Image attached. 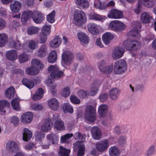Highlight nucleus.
<instances>
[{
    "label": "nucleus",
    "mask_w": 156,
    "mask_h": 156,
    "mask_svg": "<svg viewBox=\"0 0 156 156\" xmlns=\"http://www.w3.org/2000/svg\"><path fill=\"white\" fill-rule=\"evenodd\" d=\"M74 137L75 139H78L80 140L76 142L74 144V148L75 149H78V156H83L84 154V150L85 147L83 143L85 140V138L83 135L79 133H77L74 135Z\"/></svg>",
    "instance_id": "1"
},
{
    "label": "nucleus",
    "mask_w": 156,
    "mask_h": 156,
    "mask_svg": "<svg viewBox=\"0 0 156 156\" xmlns=\"http://www.w3.org/2000/svg\"><path fill=\"white\" fill-rule=\"evenodd\" d=\"M87 21L85 14L83 11L76 10L73 14V22L78 26H81Z\"/></svg>",
    "instance_id": "2"
},
{
    "label": "nucleus",
    "mask_w": 156,
    "mask_h": 156,
    "mask_svg": "<svg viewBox=\"0 0 156 156\" xmlns=\"http://www.w3.org/2000/svg\"><path fill=\"white\" fill-rule=\"evenodd\" d=\"M74 56L73 54L70 51L64 52L62 56V65L63 67L67 69L69 68V66L73 62Z\"/></svg>",
    "instance_id": "3"
},
{
    "label": "nucleus",
    "mask_w": 156,
    "mask_h": 156,
    "mask_svg": "<svg viewBox=\"0 0 156 156\" xmlns=\"http://www.w3.org/2000/svg\"><path fill=\"white\" fill-rule=\"evenodd\" d=\"M108 28L116 32H120L125 30L126 28V24L118 20L111 21L108 25Z\"/></svg>",
    "instance_id": "4"
},
{
    "label": "nucleus",
    "mask_w": 156,
    "mask_h": 156,
    "mask_svg": "<svg viewBox=\"0 0 156 156\" xmlns=\"http://www.w3.org/2000/svg\"><path fill=\"white\" fill-rule=\"evenodd\" d=\"M127 69V65L126 61L121 59L116 61L114 64L113 71L115 74H119L126 71Z\"/></svg>",
    "instance_id": "5"
},
{
    "label": "nucleus",
    "mask_w": 156,
    "mask_h": 156,
    "mask_svg": "<svg viewBox=\"0 0 156 156\" xmlns=\"http://www.w3.org/2000/svg\"><path fill=\"white\" fill-rule=\"evenodd\" d=\"M124 48L129 50H132L135 49H138L140 46V43L136 41H131L128 39L124 41L122 44Z\"/></svg>",
    "instance_id": "6"
},
{
    "label": "nucleus",
    "mask_w": 156,
    "mask_h": 156,
    "mask_svg": "<svg viewBox=\"0 0 156 156\" xmlns=\"http://www.w3.org/2000/svg\"><path fill=\"white\" fill-rule=\"evenodd\" d=\"M54 116V114L50 112L49 114V118L48 119H45L41 124L39 128L43 132H46L50 130L52 126V116Z\"/></svg>",
    "instance_id": "7"
},
{
    "label": "nucleus",
    "mask_w": 156,
    "mask_h": 156,
    "mask_svg": "<svg viewBox=\"0 0 156 156\" xmlns=\"http://www.w3.org/2000/svg\"><path fill=\"white\" fill-rule=\"evenodd\" d=\"M95 110L91 106H87L85 112V118L86 119L90 122H93L96 119L95 115Z\"/></svg>",
    "instance_id": "8"
},
{
    "label": "nucleus",
    "mask_w": 156,
    "mask_h": 156,
    "mask_svg": "<svg viewBox=\"0 0 156 156\" xmlns=\"http://www.w3.org/2000/svg\"><path fill=\"white\" fill-rule=\"evenodd\" d=\"M58 69L57 67L53 65H51L49 67L48 70L51 73L50 75L52 78L58 79L63 75V72L59 70Z\"/></svg>",
    "instance_id": "9"
},
{
    "label": "nucleus",
    "mask_w": 156,
    "mask_h": 156,
    "mask_svg": "<svg viewBox=\"0 0 156 156\" xmlns=\"http://www.w3.org/2000/svg\"><path fill=\"white\" fill-rule=\"evenodd\" d=\"M107 16L112 19H120L123 18L122 12L117 9H112L108 12Z\"/></svg>",
    "instance_id": "10"
},
{
    "label": "nucleus",
    "mask_w": 156,
    "mask_h": 156,
    "mask_svg": "<svg viewBox=\"0 0 156 156\" xmlns=\"http://www.w3.org/2000/svg\"><path fill=\"white\" fill-rule=\"evenodd\" d=\"M122 45L121 46L115 48L113 51L112 56V58L114 59H117L121 58L123 55L125 50Z\"/></svg>",
    "instance_id": "11"
},
{
    "label": "nucleus",
    "mask_w": 156,
    "mask_h": 156,
    "mask_svg": "<svg viewBox=\"0 0 156 156\" xmlns=\"http://www.w3.org/2000/svg\"><path fill=\"white\" fill-rule=\"evenodd\" d=\"M106 63L105 61H102L98 66L99 69L102 72L105 73H111L113 70L112 65L108 66H106Z\"/></svg>",
    "instance_id": "12"
},
{
    "label": "nucleus",
    "mask_w": 156,
    "mask_h": 156,
    "mask_svg": "<svg viewBox=\"0 0 156 156\" xmlns=\"http://www.w3.org/2000/svg\"><path fill=\"white\" fill-rule=\"evenodd\" d=\"M6 148L10 151L14 152L18 151L20 149V147L18 143L11 141L7 143Z\"/></svg>",
    "instance_id": "13"
},
{
    "label": "nucleus",
    "mask_w": 156,
    "mask_h": 156,
    "mask_svg": "<svg viewBox=\"0 0 156 156\" xmlns=\"http://www.w3.org/2000/svg\"><path fill=\"white\" fill-rule=\"evenodd\" d=\"M96 147L99 151L102 152L106 150L109 147V143L107 140L100 141L95 144Z\"/></svg>",
    "instance_id": "14"
},
{
    "label": "nucleus",
    "mask_w": 156,
    "mask_h": 156,
    "mask_svg": "<svg viewBox=\"0 0 156 156\" xmlns=\"http://www.w3.org/2000/svg\"><path fill=\"white\" fill-rule=\"evenodd\" d=\"M31 66L32 68L36 70L35 73H38L40 70H42L44 67V65L42 62L37 59L32 60L31 62Z\"/></svg>",
    "instance_id": "15"
},
{
    "label": "nucleus",
    "mask_w": 156,
    "mask_h": 156,
    "mask_svg": "<svg viewBox=\"0 0 156 156\" xmlns=\"http://www.w3.org/2000/svg\"><path fill=\"white\" fill-rule=\"evenodd\" d=\"M52 120L55 121L54 126L58 130H62L65 129L64 122L58 118V116L54 115V116L52 117Z\"/></svg>",
    "instance_id": "16"
},
{
    "label": "nucleus",
    "mask_w": 156,
    "mask_h": 156,
    "mask_svg": "<svg viewBox=\"0 0 156 156\" xmlns=\"http://www.w3.org/2000/svg\"><path fill=\"white\" fill-rule=\"evenodd\" d=\"M87 29L91 34L96 35L99 32L100 26L94 23H90L87 26Z\"/></svg>",
    "instance_id": "17"
},
{
    "label": "nucleus",
    "mask_w": 156,
    "mask_h": 156,
    "mask_svg": "<svg viewBox=\"0 0 156 156\" xmlns=\"http://www.w3.org/2000/svg\"><path fill=\"white\" fill-rule=\"evenodd\" d=\"M33 113L30 112L24 113L21 116V121L23 123H27L30 122L32 120Z\"/></svg>",
    "instance_id": "18"
},
{
    "label": "nucleus",
    "mask_w": 156,
    "mask_h": 156,
    "mask_svg": "<svg viewBox=\"0 0 156 156\" xmlns=\"http://www.w3.org/2000/svg\"><path fill=\"white\" fill-rule=\"evenodd\" d=\"M48 105L51 109L55 111L57 110L59 107V103L55 98H52L48 100Z\"/></svg>",
    "instance_id": "19"
},
{
    "label": "nucleus",
    "mask_w": 156,
    "mask_h": 156,
    "mask_svg": "<svg viewBox=\"0 0 156 156\" xmlns=\"http://www.w3.org/2000/svg\"><path fill=\"white\" fill-rule=\"evenodd\" d=\"M114 35L109 32H107L103 34L102 36V40L106 45L108 44L110 41L114 38Z\"/></svg>",
    "instance_id": "20"
},
{
    "label": "nucleus",
    "mask_w": 156,
    "mask_h": 156,
    "mask_svg": "<svg viewBox=\"0 0 156 156\" xmlns=\"http://www.w3.org/2000/svg\"><path fill=\"white\" fill-rule=\"evenodd\" d=\"M61 43V38L58 36H56L49 42V44L50 47L53 48H55L59 47Z\"/></svg>",
    "instance_id": "21"
},
{
    "label": "nucleus",
    "mask_w": 156,
    "mask_h": 156,
    "mask_svg": "<svg viewBox=\"0 0 156 156\" xmlns=\"http://www.w3.org/2000/svg\"><path fill=\"white\" fill-rule=\"evenodd\" d=\"M32 15L33 19L34 22L36 23H40L43 20V16L42 14L38 11L33 13Z\"/></svg>",
    "instance_id": "22"
},
{
    "label": "nucleus",
    "mask_w": 156,
    "mask_h": 156,
    "mask_svg": "<svg viewBox=\"0 0 156 156\" xmlns=\"http://www.w3.org/2000/svg\"><path fill=\"white\" fill-rule=\"evenodd\" d=\"M89 17L90 19L100 21L102 22L107 18L105 16H101L94 12H92L89 14Z\"/></svg>",
    "instance_id": "23"
},
{
    "label": "nucleus",
    "mask_w": 156,
    "mask_h": 156,
    "mask_svg": "<svg viewBox=\"0 0 156 156\" xmlns=\"http://www.w3.org/2000/svg\"><path fill=\"white\" fill-rule=\"evenodd\" d=\"M140 20L142 23H146L151 22V20H153V18L147 12H145L141 14Z\"/></svg>",
    "instance_id": "24"
},
{
    "label": "nucleus",
    "mask_w": 156,
    "mask_h": 156,
    "mask_svg": "<svg viewBox=\"0 0 156 156\" xmlns=\"http://www.w3.org/2000/svg\"><path fill=\"white\" fill-rule=\"evenodd\" d=\"M77 36L78 39L81 43L85 44L89 43V38L84 33L82 32H79L77 34Z\"/></svg>",
    "instance_id": "25"
},
{
    "label": "nucleus",
    "mask_w": 156,
    "mask_h": 156,
    "mask_svg": "<svg viewBox=\"0 0 156 156\" xmlns=\"http://www.w3.org/2000/svg\"><path fill=\"white\" fill-rule=\"evenodd\" d=\"M32 136V133L30 130L26 128L23 129V140L28 141L30 140Z\"/></svg>",
    "instance_id": "26"
},
{
    "label": "nucleus",
    "mask_w": 156,
    "mask_h": 156,
    "mask_svg": "<svg viewBox=\"0 0 156 156\" xmlns=\"http://www.w3.org/2000/svg\"><path fill=\"white\" fill-rule=\"evenodd\" d=\"M120 93V90L117 88L112 89L110 91L109 96L111 99L113 100H116Z\"/></svg>",
    "instance_id": "27"
},
{
    "label": "nucleus",
    "mask_w": 156,
    "mask_h": 156,
    "mask_svg": "<svg viewBox=\"0 0 156 156\" xmlns=\"http://www.w3.org/2000/svg\"><path fill=\"white\" fill-rule=\"evenodd\" d=\"M45 136L44 133L41 132H37L35 133V138L37 140L36 143V147L42 144L41 140Z\"/></svg>",
    "instance_id": "28"
},
{
    "label": "nucleus",
    "mask_w": 156,
    "mask_h": 156,
    "mask_svg": "<svg viewBox=\"0 0 156 156\" xmlns=\"http://www.w3.org/2000/svg\"><path fill=\"white\" fill-rule=\"evenodd\" d=\"M45 83L50 87V90L53 95L55 94V88L56 86L53 81L50 79H48L45 81Z\"/></svg>",
    "instance_id": "29"
},
{
    "label": "nucleus",
    "mask_w": 156,
    "mask_h": 156,
    "mask_svg": "<svg viewBox=\"0 0 156 156\" xmlns=\"http://www.w3.org/2000/svg\"><path fill=\"white\" fill-rule=\"evenodd\" d=\"M21 6V5L20 2L16 1L10 5V7L11 10L12 12L16 13L19 11Z\"/></svg>",
    "instance_id": "30"
},
{
    "label": "nucleus",
    "mask_w": 156,
    "mask_h": 156,
    "mask_svg": "<svg viewBox=\"0 0 156 156\" xmlns=\"http://www.w3.org/2000/svg\"><path fill=\"white\" fill-rule=\"evenodd\" d=\"M91 132L94 138L95 139H100L101 136V133L99 129L96 126L92 128Z\"/></svg>",
    "instance_id": "31"
},
{
    "label": "nucleus",
    "mask_w": 156,
    "mask_h": 156,
    "mask_svg": "<svg viewBox=\"0 0 156 156\" xmlns=\"http://www.w3.org/2000/svg\"><path fill=\"white\" fill-rule=\"evenodd\" d=\"M44 94V90L41 88H39L35 93L33 95L32 98L34 101H36L41 99Z\"/></svg>",
    "instance_id": "32"
},
{
    "label": "nucleus",
    "mask_w": 156,
    "mask_h": 156,
    "mask_svg": "<svg viewBox=\"0 0 156 156\" xmlns=\"http://www.w3.org/2000/svg\"><path fill=\"white\" fill-rule=\"evenodd\" d=\"M120 153V149L115 146L111 147L109 150L110 156H119Z\"/></svg>",
    "instance_id": "33"
},
{
    "label": "nucleus",
    "mask_w": 156,
    "mask_h": 156,
    "mask_svg": "<svg viewBox=\"0 0 156 156\" xmlns=\"http://www.w3.org/2000/svg\"><path fill=\"white\" fill-rule=\"evenodd\" d=\"M46 137L47 139L51 142L53 144L57 143L58 138V136L57 134L51 133L47 135Z\"/></svg>",
    "instance_id": "34"
},
{
    "label": "nucleus",
    "mask_w": 156,
    "mask_h": 156,
    "mask_svg": "<svg viewBox=\"0 0 156 156\" xmlns=\"http://www.w3.org/2000/svg\"><path fill=\"white\" fill-rule=\"evenodd\" d=\"M76 4L79 8H86L89 6V3L86 0H76Z\"/></svg>",
    "instance_id": "35"
},
{
    "label": "nucleus",
    "mask_w": 156,
    "mask_h": 156,
    "mask_svg": "<svg viewBox=\"0 0 156 156\" xmlns=\"http://www.w3.org/2000/svg\"><path fill=\"white\" fill-rule=\"evenodd\" d=\"M57 53L55 50H52L49 53L48 61L49 63H53L57 59Z\"/></svg>",
    "instance_id": "36"
},
{
    "label": "nucleus",
    "mask_w": 156,
    "mask_h": 156,
    "mask_svg": "<svg viewBox=\"0 0 156 156\" xmlns=\"http://www.w3.org/2000/svg\"><path fill=\"white\" fill-rule=\"evenodd\" d=\"M22 82L24 86L29 89L33 88L34 86V81L30 79L24 78L22 80Z\"/></svg>",
    "instance_id": "37"
},
{
    "label": "nucleus",
    "mask_w": 156,
    "mask_h": 156,
    "mask_svg": "<svg viewBox=\"0 0 156 156\" xmlns=\"http://www.w3.org/2000/svg\"><path fill=\"white\" fill-rule=\"evenodd\" d=\"M41 30L42 34L44 36L49 35L51 32V25L47 24L44 25L42 27Z\"/></svg>",
    "instance_id": "38"
},
{
    "label": "nucleus",
    "mask_w": 156,
    "mask_h": 156,
    "mask_svg": "<svg viewBox=\"0 0 156 156\" xmlns=\"http://www.w3.org/2000/svg\"><path fill=\"white\" fill-rule=\"evenodd\" d=\"M15 90L13 87H10L5 91V95L9 99H11L14 96Z\"/></svg>",
    "instance_id": "39"
},
{
    "label": "nucleus",
    "mask_w": 156,
    "mask_h": 156,
    "mask_svg": "<svg viewBox=\"0 0 156 156\" xmlns=\"http://www.w3.org/2000/svg\"><path fill=\"white\" fill-rule=\"evenodd\" d=\"M6 56L9 60H14L16 59L17 54L16 52L15 51H10L6 53Z\"/></svg>",
    "instance_id": "40"
},
{
    "label": "nucleus",
    "mask_w": 156,
    "mask_h": 156,
    "mask_svg": "<svg viewBox=\"0 0 156 156\" xmlns=\"http://www.w3.org/2000/svg\"><path fill=\"white\" fill-rule=\"evenodd\" d=\"M20 99L18 98H15L11 101V104L12 108L14 110H18L20 109Z\"/></svg>",
    "instance_id": "41"
},
{
    "label": "nucleus",
    "mask_w": 156,
    "mask_h": 156,
    "mask_svg": "<svg viewBox=\"0 0 156 156\" xmlns=\"http://www.w3.org/2000/svg\"><path fill=\"white\" fill-rule=\"evenodd\" d=\"M10 104L9 102L5 101H0V111L5 113V110L4 109H6V108H8Z\"/></svg>",
    "instance_id": "42"
},
{
    "label": "nucleus",
    "mask_w": 156,
    "mask_h": 156,
    "mask_svg": "<svg viewBox=\"0 0 156 156\" xmlns=\"http://www.w3.org/2000/svg\"><path fill=\"white\" fill-rule=\"evenodd\" d=\"M40 29L38 27L31 26L27 29V31L29 35H31L38 32Z\"/></svg>",
    "instance_id": "43"
},
{
    "label": "nucleus",
    "mask_w": 156,
    "mask_h": 156,
    "mask_svg": "<svg viewBox=\"0 0 156 156\" xmlns=\"http://www.w3.org/2000/svg\"><path fill=\"white\" fill-rule=\"evenodd\" d=\"M38 47V41L37 40H30L29 41L28 47L32 50H34Z\"/></svg>",
    "instance_id": "44"
},
{
    "label": "nucleus",
    "mask_w": 156,
    "mask_h": 156,
    "mask_svg": "<svg viewBox=\"0 0 156 156\" xmlns=\"http://www.w3.org/2000/svg\"><path fill=\"white\" fill-rule=\"evenodd\" d=\"M7 36L4 33L0 34V47L4 46L7 42Z\"/></svg>",
    "instance_id": "45"
},
{
    "label": "nucleus",
    "mask_w": 156,
    "mask_h": 156,
    "mask_svg": "<svg viewBox=\"0 0 156 156\" xmlns=\"http://www.w3.org/2000/svg\"><path fill=\"white\" fill-rule=\"evenodd\" d=\"M32 14L33 12L29 11H27L24 12L22 15V20L23 22L26 21L32 16Z\"/></svg>",
    "instance_id": "46"
},
{
    "label": "nucleus",
    "mask_w": 156,
    "mask_h": 156,
    "mask_svg": "<svg viewBox=\"0 0 156 156\" xmlns=\"http://www.w3.org/2000/svg\"><path fill=\"white\" fill-rule=\"evenodd\" d=\"M46 51V46L43 45L37 51L36 54L40 57H42L45 56Z\"/></svg>",
    "instance_id": "47"
},
{
    "label": "nucleus",
    "mask_w": 156,
    "mask_h": 156,
    "mask_svg": "<svg viewBox=\"0 0 156 156\" xmlns=\"http://www.w3.org/2000/svg\"><path fill=\"white\" fill-rule=\"evenodd\" d=\"M70 151L69 150L63 148L62 146L60 147L59 155L60 156H68Z\"/></svg>",
    "instance_id": "48"
},
{
    "label": "nucleus",
    "mask_w": 156,
    "mask_h": 156,
    "mask_svg": "<svg viewBox=\"0 0 156 156\" xmlns=\"http://www.w3.org/2000/svg\"><path fill=\"white\" fill-rule=\"evenodd\" d=\"M55 12L53 10L51 12L47 15V21L50 23H53L55 21Z\"/></svg>",
    "instance_id": "49"
},
{
    "label": "nucleus",
    "mask_w": 156,
    "mask_h": 156,
    "mask_svg": "<svg viewBox=\"0 0 156 156\" xmlns=\"http://www.w3.org/2000/svg\"><path fill=\"white\" fill-rule=\"evenodd\" d=\"M63 108L65 112L73 113V108L69 104H64L63 105Z\"/></svg>",
    "instance_id": "50"
},
{
    "label": "nucleus",
    "mask_w": 156,
    "mask_h": 156,
    "mask_svg": "<svg viewBox=\"0 0 156 156\" xmlns=\"http://www.w3.org/2000/svg\"><path fill=\"white\" fill-rule=\"evenodd\" d=\"M94 6L95 8L100 9H104L106 8L105 3H101L99 0H96L94 2Z\"/></svg>",
    "instance_id": "51"
},
{
    "label": "nucleus",
    "mask_w": 156,
    "mask_h": 156,
    "mask_svg": "<svg viewBox=\"0 0 156 156\" xmlns=\"http://www.w3.org/2000/svg\"><path fill=\"white\" fill-rule=\"evenodd\" d=\"M155 2L154 0H143V4L148 8L152 7L154 5Z\"/></svg>",
    "instance_id": "52"
},
{
    "label": "nucleus",
    "mask_w": 156,
    "mask_h": 156,
    "mask_svg": "<svg viewBox=\"0 0 156 156\" xmlns=\"http://www.w3.org/2000/svg\"><path fill=\"white\" fill-rule=\"evenodd\" d=\"M108 106L105 105H101L98 108V111L100 114L102 115L107 112L108 110Z\"/></svg>",
    "instance_id": "53"
},
{
    "label": "nucleus",
    "mask_w": 156,
    "mask_h": 156,
    "mask_svg": "<svg viewBox=\"0 0 156 156\" xmlns=\"http://www.w3.org/2000/svg\"><path fill=\"white\" fill-rule=\"evenodd\" d=\"M29 108L32 110H40L42 109L43 107L41 105L34 103L31 104Z\"/></svg>",
    "instance_id": "54"
},
{
    "label": "nucleus",
    "mask_w": 156,
    "mask_h": 156,
    "mask_svg": "<svg viewBox=\"0 0 156 156\" xmlns=\"http://www.w3.org/2000/svg\"><path fill=\"white\" fill-rule=\"evenodd\" d=\"M60 94L63 97H68L70 94L69 88L68 87H64L61 90Z\"/></svg>",
    "instance_id": "55"
},
{
    "label": "nucleus",
    "mask_w": 156,
    "mask_h": 156,
    "mask_svg": "<svg viewBox=\"0 0 156 156\" xmlns=\"http://www.w3.org/2000/svg\"><path fill=\"white\" fill-rule=\"evenodd\" d=\"M155 146L154 145L151 146L146 151V154L147 156H151L155 152Z\"/></svg>",
    "instance_id": "56"
},
{
    "label": "nucleus",
    "mask_w": 156,
    "mask_h": 156,
    "mask_svg": "<svg viewBox=\"0 0 156 156\" xmlns=\"http://www.w3.org/2000/svg\"><path fill=\"white\" fill-rule=\"evenodd\" d=\"M127 137L125 136H121L119 140V143L121 146L125 147L127 145L126 140Z\"/></svg>",
    "instance_id": "57"
},
{
    "label": "nucleus",
    "mask_w": 156,
    "mask_h": 156,
    "mask_svg": "<svg viewBox=\"0 0 156 156\" xmlns=\"http://www.w3.org/2000/svg\"><path fill=\"white\" fill-rule=\"evenodd\" d=\"M77 94L80 98H84L88 96L89 94L87 91L81 90L78 92Z\"/></svg>",
    "instance_id": "58"
},
{
    "label": "nucleus",
    "mask_w": 156,
    "mask_h": 156,
    "mask_svg": "<svg viewBox=\"0 0 156 156\" xmlns=\"http://www.w3.org/2000/svg\"><path fill=\"white\" fill-rule=\"evenodd\" d=\"M99 87L97 85L92 87L90 90V94L92 96L95 95L97 93Z\"/></svg>",
    "instance_id": "59"
},
{
    "label": "nucleus",
    "mask_w": 156,
    "mask_h": 156,
    "mask_svg": "<svg viewBox=\"0 0 156 156\" xmlns=\"http://www.w3.org/2000/svg\"><path fill=\"white\" fill-rule=\"evenodd\" d=\"M73 136V134L72 133L67 134L62 136L61 137V142H67L68 140Z\"/></svg>",
    "instance_id": "60"
},
{
    "label": "nucleus",
    "mask_w": 156,
    "mask_h": 156,
    "mask_svg": "<svg viewBox=\"0 0 156 156\" xmlns=\"http://www.w3.org/2000/svg\"><path fill=\"white\" fill-rule=\"evenodd\" d=\"M36 70L32 68L31 66V67L28 68L26 69V73L30 75H34L37 74L38 73H36Z\"/></svg>",
    "instance_id": "61"
},
{
    "label": "nucleus",
    "mask_w": 156,
    "mask_h": 156,
    "mask_svg": "<svg viewBox=\"0 0 156 156\" xmlns=\"http://www.w3.org/2000/svg\"><path fill=\"white\" fill-rule=\"evenodd\" d=\"M19 59L20 62H25L28 60V56L26 54H22L19 56Z\"/></svg>",
    "instance_id": "62"
},
{
    "label": "nucleus",
    "mask_w": 156,
    "mask_h": 156,
    "mask_svg": "<svg viewBox=\"0 0 156 156\" xmlns=\"http://www.w3.org/2000/svg\"><path fill=\"white\" fill-rule=\"evenodd\" d=\"M100 153H101L100 151H99L97 148L96 147L95 144V147L93 148L90 151V154L94 156H97L99 155Z\"/></svg>",
    "instance_id": "63"
},
{
    "label": "nucleus",
    "mask_w": 156,
    "mask_h": 156,
    "mask_svg": "<svg viewBox=\"0 0 156 156\" xmlns=\"http://www.w3.org/2000/svg\"><path fill=\"white\" fill-rule=\"evenodd\" d=\"M10 122L15 126H16L18 125L19 120L17 117L13 116L11 118Z\"/></svg>",
    "instance_id": "64"
}]
</instances>
